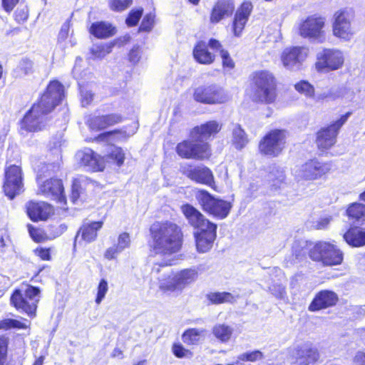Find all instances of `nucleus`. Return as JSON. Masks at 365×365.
<instances>
[{
  "label": "nucleus",
  "instance_id": "1",
  "mask_svg": "<svg viewBox=\"0 0 365 365\" xmlns=\"http://www.w3.org/2000/svg\"><path fill=\"white\" fill-rule=\"evenodd\" d=\"M153 240L151 259L153 263L151 274H158L161 267L175 264L173 255L177 253L182 245L180 228L172 222L155 223L150 227Z\"/></svg>",
  "mask_w": 365,
  "mask_h": 365
},
{
  "label": "nucleus",
  "instance_id": "2",
  "mask_svg": "<svg viewBox=\"0 0 365 365\" xmlns=\"http://www.w3.org/2000/svg\"><path fill=\"white\" fill-rule=\"evenodd\" d=\"M64 97L63 86L57 81H51L40 101L26 113L21 121V128L30 132L42 130L46 125L47 115Z\"/></svg>",
  "mask_w": 365,
  "mask_h": 365
},
{
  "label": "nucleus",
  "instance_id": "3",
  "mask_svg": "<svg viewBox=\"0 0 365 365\" xmlns=\"http://www.w3.org/2000/svg\"><path fill=\"white\" fill-rule=\"evenodd\" d=\"M248 94L254 102L272 103L277 97L273 75L267 71L254 72L250 78Z\"/></svg>",
  "mask_w": 365,
  "mask_h": 365
},
{
  "label": "nucleus",
  "instance_id": "4",
  "mask_svg": "<svg viewBox=\"0 0 365 365\" xmlns=\"http://www.w3.org/2000/svg\"><path fill=\"white\" fill-rule=\"evenodd\" d=\"M76 161L88 170L102 171L106 163H113L117 166H121L125 160V153L120 148L115 147L106 157L101 158L91 149L85 148L76 154Z\"/></svg>",
  "mask_w": 365,
  "mask_h": 365
},
{
  "label": "nucleus",
  "instance_id": "5",
  "mask_svg": "<svg viewBox=\"0 0 365 365\" xmlns=\"http://www.w3.org/2000/svg\"><path fill=\"white\" fill-rule=\"evenodd\" d=\"M197 277L198 272L196 268L184 269L175 274L164 273L158 278L159 289L163 292H181L195 282Z\"/></svg>",
  "mask_w": 365,
  "mask_h": 365
},
{
  "label": "nucleus",
  "instance_id": "6",
  "mask_svg": "<svg viewBox=\"0 0 365 365\" xmlns=\"http://www.w3.org/2000/svg\"><path fill=\"white\" fill-rule=\"evenodd\" d=\"M40 289L26 284L14 290L11 297V303L14 307L29 317H34L39 301Z\"/></svg>",
  "mask_w": 365,
  "mask_h": 365
},
{
  "label": "nucleus",
  "instance_id": "7",
  "mask_svg": "<svg viewBox=\"0 0 365 365\" xmlns=\"http://www.w3.org/2000/svg\"><path fill=\"white\" fill-rule=\"evenodd\" d=\"M355 19V12L352 8L346 7L336 11L333 16V35L343 41H350L355 34L352 26Z\"/></svg>",
  "mask_w": 365,
  "mask_h": 365
},
{
  "label": "nucleus",
  "instance_id": "8",
  "mask_svg": "<svg viewBox=\"0 0 365 365\" xmlns=\"http://www.w3.org/2000/svg\"><path fill=\"white\" fill-rule=\"evenodd\" d=\"M195 197L202 209L216 217L225 218L230 211L232 206L230 202L215 198L206 190H198Z\"/></svg>",
  "mask_w": 365,
  "mask_h": 365
},
{
  "label": "nucleus",
  "instance_id": "9",
  "mask_svg": "<svg viewBox=\"0 0 365 365\" xmlns=\"http://www.w3.org/2000/svg\"><path fill=\"white\" fill-rule=\"evenodd\" d=\"M310 257L328 266L340 264L343 260L341 251L334 244L327 242L317 243L310 251Z\"/></svg>",
  "mask_w": 365,
  "mask_h": 365
},
{
  "label": "nucleus",
  "instance_id": "10",
  "mask_svg": "<svg viewBox=\"0 0 365 365\" xmlns=\"http://www.w3.org/2000/svg\"><path fill=\"white\" fill-rule=\"evenodd\" d=\"M326 19L324 17L314 14L300 21L297 29L299 34L304 38L322 42L325 37L324 28Z\"/></svg>",
  "mask_w": 365,
  "mask_h": 365
},
{
  "label": "nucleus",
  "instance_id": "11",
  "mask_svg": "<svg viewBox=\"0 0 365 365\" xmlns=\"http://www.w3.org/2000/svg\"><path fill=\"white\" fill-rule=\"evenodd\" d=\"M287 132L274 129L267 133L259 144L261 153L271 157L279 155L285 147Z\"/></svg>",
  "mask_w": 365,
  "mask_h": 365
},
{
  "label": "nucleus",
  "instance_id": "12",
  "mask_svg": "<svg viewBox=\"0 0 365 365\" xmlns=\"http://www.w3.org/2000/svg\"><path fill=\"white\" fill-rule=\"evenodd\" d=\"M331 169L330 163L312 159L298 167L294 170V175L298 180H315L327 174Z\"/></svg>",
  "mask_w": 365,
  "mask_h": 365
},
{
  "label": "nucleus",
  "instance_id": "13",
  "mask_svg": "<svg viewBox=\"0 0 365 365\" xmlns=\"http://www.w3.org/2000/svg\"><path fill=\"white\" fill-rule=\"evenodd\" d=\"M193 98L199 103L210 105L224 103L230 98L224 88L217 84L197 87Z\"/></svg>",
  "mask_w": 365,
  "mask_h": 365
},
{
  "label": "nucleus",
  "instance_id": "14",
  "mask_svg": "<svg viewBox=\"0 0 365 365\" xmlns=\"http://www.w3.org/2000/svg\"><path fill=\"white\" fill-rule=\"evenodd\" d=\"M178 144L177 153L183 158L204 160L211 155V150L207 143H201L191 138Z\"/></svg>",
  "mask_w": 365,
  "mask_h": 365
},
{
  "label": "nucleus",
  "instance_id": "15",
  "mask_svg": "<svg viewBox=\"0 0 365 365\" xmlns=\"http://www.w3.org/2000/svg\"><path fill=\"white\" fill-rule=\"evenodd\" d=\"M3 188L10 200L24 191L22 171L19 166L11 165L6 170Z\"/></svg>",
  "mask_w": 365,
  "mask_h": 365
},
{
  "label": "nucleus",
  "instance_id": "16",
  "mask_svg": "<svg viewBox=\"0 0 365 365\" xmlns=\"http://www.w3.org/2000/svg\"><path fill=\"white\" fill-rule=\"evenodd\" d=\"M351 114V112H347L334 123L327 128L321 129L318 132L317 144L319 148L328 149L336 143V138L339 130L346 122Z\"/></svg>",
  "mask_w": 365,
  "mask_h": 365
},
{
  "label": "nucleus",
  "instance_id": "17",
  "mask_svg": "<svg viewBox=\"0 0 365 365\" xmlns=\"http://www.w3.org/2000/svg\"><path fill=\"white\" fill-rule=\"evenodd\" d=\"M309 49L304 46L286 48L281 54V61L284 68L290 71H298L306 60Z\"/></svg>",
  "mask_w": 365,
  "mask_h": 365
},
{
  "label": "nucleus",
  "instance_id": "18",
  "mask_svg": "<svg viewBox=\"0 0 365 365\" xmlns=\"http://www.w3.org/2000/svg\"><path fill=\"white\" fill-rule=\"evenodd\" d=\"M180 170L187 178L197 183L209 186L214 183L212 172L203 165H194L185 163L180 165Z\"/></svg>",
  "mask_w": 365,
  "mask_h": 365
},
{
  "label": "nucleus",
  "instance_id": "19",
  "mask_svg": "<svg viewBox=\"0 0 365 365\" xmlns=\"http://www.w3.org/2000/svg\"><path fill=\"white\" fill-rule=\"evenodd\" d=\"M344 58L341 51L337 49H323L317 53L316 68L319 71L324 70H336L344 63Z\"/></svg>",
  "mask_w": 365,
  "mask_h": 365
},
{
  "label": "nucleus",
  "instance_id": "20",
  "mask_svg": "<svg viewBox=\"0 0 365 365\" xmlns=\"http://www.w3.org/2000/svg\"><path fill=\"white\" fill-rule=\"evenodd\" d=\"M292 356L301 365H309L317 361L319 357L317 349L309 342L297 345L292 351Z\"/></svg>",
  "mask_w": 365,
  "mask_h": 365
},
{
  "label": "nucleus",
  "instance_id": "21",
  "mask_svg": "<svg viewBox=\"0 0 365 365\" xmlns=\"http://www.w3.org/2000/svg\"><path fill=\"white\" fill-rule=\"evenodd\" d=\"M38 193L43 195L56 200L58 202H63L65 196L63 195V187L62 182L58 179L51 178L49 180H46L41 183V180L38 181Z\"/></svg>",
  "mask_w": 365,
  "mask_h": 365
},
{
  "label": "nucleus",
  "instance_id": "22",
  "mask_svg": "<svg viewBox=\"0 0 365 365\" xmlns=\"http://www.w3.org/2000/svg\"><path fill=\"white\" fill-rule=\"evenodd\" d=\"M217 225L212 224L205 230L195 233L196 247L198 252L204 253L209 251L216 238Z\"/></svg>",
  "mask_w": 365,
  "mask_h": 365
},
{
  "label": "nucleus",
  "instance_id": "23",
  "mask_svg": "<svg viewBox=\"0 0 365 365\" xmlns=\"http://www.w3.org/2000/svg\"><path fill=\"white\" fill-rule=\"evenodd\" d=\"M252 10V4L250 2H244L236 11L232 24V31L235 37L241 36Z\"/></svg>",
  "mask_w": 365,
  "mask_h": 365
},
{
  "label": "nucleus",
  "instance_id": "24",
  "mask_svg": "<svg viewBox=\"0 0 365 365\" xmlns=\"http://www.w3.org/2000/svg\"><path fill=\"white\" fill-rule=\"evenodd\" d=\"M181 210L189 224L193 227L200 230H205L213 223L205 219L204 215L195 207L189 204L183 205Z\"/></svg>",
  "mask_w": 365,
  "mask_h": 365
},
{
  "label": "nucleus",
  "instance_id": "25",
  "mask_svg": "<svg viewBox=\"0 0 365 365\" xmlns=\"http://www.w3.org/2000/svg\"><path fill=\"white\" fill-rule=\"evenodd\" d=\"M221 128L222 125L219 122L208 121L200 126L195 127L190 133V137L197 141L205 143V140L217 134Z\"/></svg>",
  "mask_w": 365,
  "mask_h": 365
},
{
  "label": "nucleus",
  "instance_id": "26",
  "mask_svg": "<svg viewBox=\"0 0 365 365\" xmlns=\"http://www.w3.org/2000/svg\"><path fill=\"white\" fill-rule=\"evenodd\" d=\"M267 182L272 194H276L284 189L287 184L284 169L277 165L270 167Z\"/></svg>",
  "mask_w": 365,
  "mask_h": 365
},
{
  "label": "nucleus",
  "instance_id": "27",
  "mask_svg": "<svg viewBox=\"0 0 365 365\" xmlns=\"http://www.w3.org/2000/svg\"><path fill=\"white\" fill-rule=\"evenodd\" d=\"M338 301L336 294L329 290H322L318 292L309 306L311 312L319 311L334 306Z\"/></svg>",
  "mask_w": 365,
  "mask_h": 365
},
{
  "label": "nucleus",
  "instance_id": "28",
  "mask_svg": "<svg viewBox=\"0 0 365 365\" xmlns=\"http://www.w3.org/2000/svg\"><path fill=\"white\" fill-rule=\"evenodd\" d=\"M235 10L233 0H217L214 5L211 14L210 22L217 24L225 18L230 16Z\"/></svg>",
  "mask_w": 365,
  "mask_h": 365
},
{
  "label": "nucleus",
  "instance_id": "29",
  "mask_svg": "<svg viewBox=\"0 0 365 365\" xmlns=\"http://www.w3.org/2000/svg\"><path fill=\"white\" fill-rule=\"evenodd\" d=\"M27 213L33 221L46 220L52 213V207L44 202H30L27 204Z\"/></svg>",
  "mask_w": 365,
  "mask_h": 365
},
{
  "label": "nucleus",
  "instance_id": "30",
  "mask_svg": "<svg viewBox=\"0 0 365 365\" xmlns=\"http://www.w3.org/2000/svg\"><path fill=\"white\" fill-rule=\"evenodd\" d=\"M209 43L200 41L193 48V57L201 64H211L215 59V56L208 51Z\"/></svg>",
  "mask_w": 365,
  "mask_h": 365
},
{
  "label": "nucleus",
  "instance_id": "31",
  "mask_svg": "<svg viewBox=\"0 0 365 365\" xmlns=\"http://www.w3.org/2000/svg\"><path fill=\"white\" fill-rule=\"evenodd\" d=\"M349 220L354 225L365 224V205L359 202L351 203L346 209Z\"/></svg>",
  "mask_w": 365,
  "mask_h": 365
},
{
  "label": "nucleus",
  "instance_id": "32",
  "mask_svg": "<svg viewBox=\"0 0 365 365\" xmlns=\"http://www.w3.org/2000/svg\"><path fill=\"white\" fill-rule=\"evenodd\" d=\"M103 225V222H93L91 223H84L80 228L76 240L81 236V239L86 242L94 241L97 237V232Z\"/></svg>",
  "mask_w": 365,
  "mask_h": 365
},
{
  "label": "nucleus",
  "instance_id": "33",
  "mask_svg": "<svg viewBox=\"0 0 365 365\" xmlns=\"http://www.w3.org/2000/svg\"><path fill=\"white\" fill-rule=\"evenodd\" d=\"M344 240L352 247L365 245V229L351 227L344 234Z\"/></svg>",
  "mask_w": 365,
  "mask_h": 365
},
{
  "label": "nucleus",
  "instance_id": "34",
  "mask_svg": "<svg viewBox=\"0 0 365 365\" xmlns=\"http://www.w3.org/2000/svg\"><path fill=\"white\" fill-rule=\"evenodd\" d=\"M90 32L98 38H106L115 35L116 29L109 23L100 21L92 24Z\"/></svg>",
  "mask_w": 365,
  "mask_h": 365
},
{
  "label": "nucleus",
  "instance_id": "35",
  "mask_svg": "<svg viewBox=\"0 0 365 365\" xmlns=\"http://www.w3.org/2000/svg\"><path fill=\"white\" fill-rule=\"evenodd\" d=\"M209 47L214 51H219L222 59V66L224 68L231 70L235 67V63L230 58L227 51L224 50L219 41L211 38L209 40Z\"/></svg>",
  "mask_w": 365,
  "mask_h": 365
},
{
  "label": "nucleus",
  "instance_id": "36",
  "mask_svg": "<svg viewBox=\"0 0 365 365\" xmlns=\"http://www.w3.org/2000/svg\"><path fill=\"white\" fill-rule=\"evenodd\" d=\"M249 140L245 130L240 125H235L232 130V143L238 150H241L246 146Z\"/></svg>",
  "mask_w": 365,
  "mask_h": 365
},
{
  "label": "nucleus",
  "instance_id": "37",
  "mask_svg": "<svg viewBox=\"0 0 365 365\" xmlns=\"http://www.w3.org/2000/svg\"><path fill=\"white\" fill-rule=\"evenodd\" d=\"M232 332L233 329L225 324H216L212 329L214 336L222 342L228 341Z\"/></svg>",
  "mask_w": 365,
  "mask_h": 365
},
{
  "label": "nucleus",
  "instance_id": "38",
  "mask_svg": "<svg viewBox=\"0 0 365 365\" xmlns=\"http://www.w3.org/2000/svg\"><path fill=\"white\" fill-rule=\"evenodd\" d=\"M61 167L59 161L53 163H43L38 166L37 170V181L41 180L43 176L50 175L56 173Z\"/></svg>",
  "mask_w": 365,
  "mask_h": 365
},
{
  "label": "nucleus",
  "instance_id": "39",
  "mask_svg": "<svg viewBox=\"0 0 365 365\" xmlns=\"http://www.w3.org/2000/svg\"><path fill=\"white\" fill-rule=\"evenodd\" d=\"M113 45L108 43L95 44L91 48V53L95 59H101L112 51Z\"/></svg>",
  "mask_w": 365,
  "mask_h": 365
},
{
  "label": "nucleus",
  "instance_id": "40",
  "mask_svg": "<svg viewBox=\"0 0 365 365\" xmlns=\"http://www.w3.org/2000/svg\"><path fill=\"white\" fill-rule=\"evenodd\" d=\"M34 63L33 62L27 58H22L16 68V70L14 71L16 77H21L23 76L28 75L33 72Z\"/></svg>",
  "mask_w": 365,
  "mask_h": 365
},
{
  "label": "nucleus",
  "instance_id": "41",
  "mask_svg": "<svg viewBox=\"0 0 365 365\" xmlns=\"http://www.w3.org/2000/svg\"><path fill=\"white\" fill-rule=\"evenodd\" d=\"M203 330L190 329L182 334V340L187 344H195L202 336Z\"/></svg>",
  "mask_w": 365,
  "mask_h": 365
},
{
  "label": "nucleus",
  "instance_id": "42",
  "mask_svg": "<svg viewBox=\"0 0 365 365\" xmlns=\"http://www.w3.org/2000/svg\"><path fill=\"white\" fill-rule=\"evenodd\" d=\"M264 358V354L259 350H255L252 351H247L240 354L237 356V364H241L242 362L250 361L255 362L257 361L262 360Z\"/></svg>",
  "mask_w": 365,
  "mask_h": 365
},
{
  "label": "nucleus",
  "instance_id": "43",
  "mask_svg": "<svg viewBox=\"0 0 365 365\" xmlns=\"http://www.w3.org/2000/svg\"><path fill=\"white\" fill-rule=\"evenodd\" d=\"M207 299L213 304L232 302L233 296L229 292H212L207 294Z\"/></svg>",
  "mask_w": 365,
  "mask_h": 365
},
{
  "label": "nucleus",
  "instance_id": "44",
  "mask_svg": "<svg viewBox=\"0 0 365 365\" xmlns=\"http://www.w3.org/2000/svg\"><path fill=\"white\" fill-rule=\"evenodd\" d=\"M26 323L17 319H4L0 320V329L8 330L12 328L26 329L27 328Z\"/></svg>",
  "mask_w": 365,
  "mask_h": 365
},
{
  "label": "nucleus",
  "instance_id": "45",
  "mask_svg": "<svg viewBox=\"0 0 365 365\" xmlns=\"http://www.w3.org/2000/svg\"><path fill=\"white\" fill-rule=\"evenodd\" d=\"M295 89L307 97H313L314 94V88L309 82L301 81L294 86Z\"/></svg>",
  "mask_w": 365,
  "mask_h": 365
},
{
  "label": "nucleus",
  "instance_id": "46",
  "mask_svg": "<svg viewBox=\"0 0 365 365\" xmlns=\"http://www.w3.org/2000/svg\"><path fill=\"white\" fill-rule=\"evenodd\" d=\"M87 124L93 130H100L106 128L103 115L89 118L87 120Z\"/></svg>",
  "mask_w": 365,
  "mask_h": 365
},
{
  "label": "nucleus",
  "instance_id": "47",
  "mask_svg": "<svg viewBox=\"0 0 365 365\" xmlns=\"http://www.w3.org/2000/svg\"><path fill=\"white\" fill-rule=\"evenodd\" d=\"M133 3V0H109L108 5L111 10L122 11L128 8Z\"/></svg>",
  "mask_w": 365,
  "mask_h": 365
},
{
  "label": "nucleus",
  "instance_id": "48",
  "mask_svg": "<svg viewBox=\"0 0 365 365\" xmlns=\"http://www.w3.org/2000/svg\"><path fill=\"white\" fill-rule=\"evenodd\" d=\"M78 84L80 86L81 104L83 107L89 106L93 101V93L91 92V91L84 88L80 83Z\"/></svg>",
  "mask_w": 365,
  "mask_h": 365
},
{
  "label": "nucleus",
  "instance_id": "49",
  "mask_svg": "<svg viewBox=\"0 0 365 365\" xmlns=\"http://www.w3.org/2000/svg\"><path fill=\"white\" fill-rule=\"evenodd\" d=\"M108 290V282L106 279H102L98 286L97 296L96 298V304H99L104 299Z\"/></svg>",
  "mask_w": 365,
  "mask_h": 365
},
{
  "label": "nucleus",
  "instance_id": "50",
  "mask_svg": "<svg viewBox=\"0 0 365 365\" xmlns=\"http://www.w3.org/2000/svg\"><path fill=\"white\" fill-rule=\"evenodd\" d=\"M155 15L152 13L146 14L140 26V30L143 31H150L154 25Z\"/></svg>",
  "mask_w": 365,
  "mask_h": 365
},
{
  "label": "nucleus",
  "instance_id": "51",
  "mask_svg": "<svg viewBox=\"0 0 365 365\" xmlns=\"http://www.w3.org/2000/svg\"><path fill=\"white\" fill-rule=\"evenodd\" d=\"M269 291L277 299H284L287 297L285 287L281 284H274L269 287Z\"/></svg>",
  "mask_w": 365,
  "mask_h": 365
},
{
  "label": "nucleus",
  "instance_id": "52",
  "mask_svg": "<svg viewBox=\"0 0 365 365\" xmlns=\"http://www.w3.org/2000/svg\"><path fill=\"white\" fill-rule=\"evenodd\" d=\"M143 14L142 9L132 10L128 18L126 19V24L129 26H135L139 21Z\"/></svg>",
  "mask_w": 365,
  "mask_h": 365
},
{
  "label": "nucleus",
  "instance_id": "53",
  "mask_svg": "<svg viewBox=\"0 0 365 365\" xmlns=\"http://www.w3.org/2000/svg\"><path fill=\"white\" fill-rule=\"evenodd\" d=\"M130 239L129 234L127 232H123L118 236V244L115 245L119 250L123 252L125 249L130 247Z\"/></svg>",
  "mask_w": 365,
  "mask_h": 365
},
{
  "label": "nucleus",
  "instance_id": "54",
  "mask_svg": "<svg viewBox=\"0 0 365 365\" xmlns=\"http://www.w3.org/2000/svg\"><path fill=\"white\" fill-rule=\"evenodd\" d=\"M106 128L117 124L122 121V116L120 114L112 113L103 115Z\"/></svg>",
  "mask_w": 365,
  "mask_h": 365
},
{
  "label": "nucleus",
  "instance_id": "55",
  "mask_svg": "<svg viewBox=\"0 0 365 365\" xmlns=\"http://www.w3.org/2000/svg\"><path fill=\"white\" fill-rule=\"evenodd\" d=\"M15 20L21 24L28 18V9L26 6L19 7L14 13Z\"/></svg>",
  "mask_w": 365,
  "mask_h": 365
},
{
  "label": "nucleus",
  "instance_id": "56",
  "mask_svg": "<svg viewBox=\"0 0 365 365\" xmlns=\"http://www.w3.org/2000/svg\"><path fill=\"white\" fill-rule=\"evenodd\" d=\"M173 351L174 354L179 358L187 357L191 355V352L185 349L181 344H174Z\"/></svg>",
  "mask_w": 365,
  "mask_h": 365
},
{
  "label": "nucleus",
  "instance_id": "57",
  "mask_svg": "<svg viewBox=\"0 0 365 365\" xmlns=\"http://www.w3.org/2000/svg\"><path fill=\"white\" fill-rule=\"evenodd\" d=\"M141 50L139 46H135L129 53V61L135 64L140 59Z\"/></svg>",
  "mask_w": 365,
  "mask_h": 365
},
{
  "label": "nucleus",
  "instance_id": "58",
  "mask_svg": "<svg viewBox=\"0 0 365 365\" xmlns=\"http://www.w3.org/2000/svg\"><path fill=\"white\" fill-rule=\"evenodd\" d=\"M120 252H122L115 245H113L106 250L104 257L108 260L114 259Z\"/></svg>",
  "mask_w": 365,
  "mask_h": 365
},
{
  "label": "nucleus",
  "instance_id": "59",
  "mask_svg": "<svg viewBox=\"0 0 365 365\" xmlns=\"http://www.w3.org/2000/svg\"><path fill=\"white\" fill-rule=\"evenodd\" d=\"M28 230L31 238L36 242H41L43 239V235L41 230L34 227L32 225H28Z\"/></svg>",
  "mask_w": 365,
  "mask_h": 365
},
{
  "label": "nucleus",
  "instance_id": "60",
  "mask_svg": "<svg viewBox=\"0 0 365 365\" xmlns=\"http://www.w3.org/2000/svg\"><path fill=\"white\" fill-rule=\"evenodd\" d=\"M34 252L43 260H49L51 259L49 249L38 247L34 250Z\"/></svg>",
  "mask_w": 365,
  "mask_h": 365
},
{
  "label": "nucleus",
  "instance_id": "61",
  "mask_svg": "<svg viewBox=\"0 0 365 365\" xmlns=\"http://www.w3.org/2000/svg\"><path fill=\"white\" fill-rule=\"evenodd\" d=\"M331 220V217H322L315 222L314 227L317 230L325 229L328 226Z\"/></svg>",
  "mask_w": 365,
  "mask_h": 365
},
{
  "label": "nucleus",
  "instance_id": "62",
  "mask_svg": "<svg viewBox=\"0 0 365 365\" xmlns=\"http://www.w3.org/2000/svg\"><path fill=\"white\" fill-rule=\"evenodd\" d=\"M6 350L7 344L6 340L4 338L0 337V365H2L4 361Z\"/></svg>",
  "mask_w": 365,
  "mask_h": 365
},
{
  "label": "nucleus",
  "instance_id": "63",
  "mask_svg": "<svg viewBox=\"0 0 365 365\" xmlns=\"http://www.w3.org/2000/svg\"><path fill=\"white\" fill-rule=\"evenodd\" d=\"M68 32H69V23L65 22L61 29V31L58 34V40L59 41H64L67 38L68 36Z\"/></svg>",
  "mask_w": 365,
  "mask_h": 365
},
{
  "label": "nucleus",
  "instance_id": "64",
  "mask_svg": "<svg viewBox=\"0 0 365 365\" xmlns=\"http://www.w3.org/2000/svg\"><path fill=\"white\" fill-rule=\"evenodd\" d=\"M356 365H365V353L364 351H358L354 359Z\"/></svg>",
  "mask_w": 365,
  "mask_h": 365
}]
</instances>
